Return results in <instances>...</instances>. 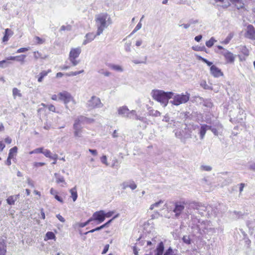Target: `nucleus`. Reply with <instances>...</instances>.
Here are the masks:
<instances>
[{"mask_svg":"<svg viewBox=\"0 0 255 255\" xmlns=\"http://www.w3.org/2000/svg\"><path fill=\"white\" fill-rule=\"evenodd\" d=\"M183 242L187 245L191 244V239L189 236H184L182 238Z\"/></svg>","mask_w":255,"mask_h":255,"instance_id":"nucleus-41","label":"nucleus"},{"mask_svg":"<svg viewBox=\"0 0 255 255\" xmlns=\"http://www.w3.org/2000/svg\"><path fill=\"white\" fill-rule=\"evenodd\" d=\"M245 37L252 40H255V28L253 25L249 24L247 27Z\"/></svg>","mask_w":255,"mask_h":255,"instance_id":"nucleus-11","label":"nucleus"},{"mask_svg":"<svg viewBox=\"0 0 255 255\" xmlns=\"http://www.w3.org/2000/svg\"><path fill=\"white\" fill-rule=\"evenodd\" d=\"M54 198L55 199H56L57 201H58L60 203H63V200L62 198L61 197H60L59 196H58V194L54 196Z\"/></svg>","mask_w":255,"mask_h":255,"instance_id":"nucleus-62","label":"nucleus"},{"mask_svg":"<svg viewBox=\"0 0 255 255\" xmlns=\"http://www.w3.org/2000/svg\"><path fill=\"white\" fill-rule=\"evenodd\" d=\"M147 60V57L145 56L142 60H133L132 62L135 64H145Z\"/></svg>","mask_w":255,"mask_h":255,"instance_id":"nucleus-37","label":"nucleus"},{"mask_svg":"<svg viewBox=\"0 0 255 255\" xmlns=\"http://www.w3.org/2000/svg\"><path fill=\"white\" fill-rule=\"evenodd\" d=\"M47 108L50 111L56 112L55 108L54 105H53L52 104L48 105Z\"/></svg>","mask_w":255,"mask_h":255,"instance_id":"nucleus-55","label":"nucleus"},{"mask_svg":"<svg viewBox=\"0 0 255 255\" xmlns=\"http://www.w3.org/2000/svg\"><path fill=\"white\" fill-rule=\"evenodd\" d=\"M141 26H142V24L140 22H139L137 25L136 26H135V27L134 28V29H133V30L132 31V33H135L137 31H138V30H139L141 27Z\"/></svg>","mask_w":255,"mask_h":255,"instance_id":"nucleus-52","label":"nucleus"},{"mask_svg":"<svg viewBox=\"0 0 255 255\" xmlns=\"http://www.w3.org/2000/svg\"><path fill=\"white\" fill-rule=\"evenodd\" d=\"M121 186H122V188L123 190H125L128 187L130 188L131 190H134L137 187L136 184L132 180L123 182L121 184Z\"/></svg>","mask_w":255,"mask_h":255,"instance_id":"nucleus-13","label":"nucleus"},{"mask_svg":"<svg viewBox=\"0 0 255 255\" xmlns=\"http://www.w3.org/2000/svg\"><path fill=\"white\" fill-rule=\"evenodd\" d=\"M87 107L90 110L95 108H100L103 107V105L101 102L99 98L93 96L88 101L87 103Z\"/></svg>","mask_w":255,"mask_h":255,"instance_id":"nucleus-7","label":"nucleus"},{"mask_svg":"<svg viewBox=\"0 0 255 255\" xmlns=\"http://www.w3.org/2000/svg\"><path fill=\"white\" fill-rule=\"evenodd\" d=\"M129 109L127 106H122L118 109V112L119 115L123 117L127 118L128 116Z\"/></svg>","mask_w":255,"mask_h":255,"instance_id":"nucleus-17","label":"nucleus"},{"mask_svg":"<svg viewBox=\"0 0 255 255\" xmlns=\"http://www.w3.org/2000/svg\"><path fill=\"white\" fill-rule=\"evenodd\" d=\"M70 192L71 194V197L72 198L73 201L75 202L77 200L78 197L76 187H75L71 189Z\"/></svg>","mask_w":255,"mask_h":255,"instance_id":"nucleus-32","label":"nucleus"},{"mask_svg":"<svg viewBox=\"0 0 255 255\" xmlns=\"http://www.w3.org/2000/svg\"><path fill=\"white\" fill-rule=\"evenodd\" d=\"M42 153L46 157L50 158L51 157V153L50 150L48 149H45L43 150Z\"/></svg>","mask_w":255,"mask_h":255,"instance_id":"nucleus-48","label":"nucleus"},{"mask_svg":"<svg viewBox=\"0 0 255 255\" xmlns=\"http://www.w3.org/2000/svg\"><path fill=\"white\" fill-rule=\"evenodd\" d=\"M51 70L49 69L47 71H43L41 72H40L39 75V76L37 80L38 82H41L43 81L44 77L46 76L47 75L48 73L51 72Z\"/></svg>","mask_w":255,"mask_h":255,"instance_id":"nucleus-29","label":"nucleus"},{"mask_svg":"<svg viewBox=\"0 0 255 255\" xmlns=\"http://www.w3.org/2000/svg\"><path fill=\"white\" fill-rule=\"evenodd\" d=\"M93 121V119H88L83 116H80L75 120L74 123L81 125V124H84L85 123H90Z\"/></svg>","mask_w":255,"mask_h":255,"instance_id":"nucleus-14","label":"nucleus"},{"mask_svg":"<svg viewBox=\"0 0 255 255\" xmlns=\"http://www.w3.org/2000/svg\"><path fill=\"white\" fill-rule=\"evenodd\" d=\"M95 21L97 26V35H101L104 30L112 22L110 15L107 13H101L96 15Z\"/></svg>","mask_w":255,"mask_h":255,"instance_id":"nucleus-1","label":"nucleus"},{"mask_svg":"<svg viewBox=\"0 0 255 255\" xmlns=\"http://www.w3.org/2000/svg\"><path fill=\"white\" fill-rule=\"evenodd\" d=\"M43 150V148L40 147V148H37L35 149L34 152H35V153H42Z\"/></svg>","mask_w":255,"mask_h":255,"instance_id":"nucleus-60","label":"nucleus"},{"mask_svg":"<svg viewBox=\"0 0 255 255\" xmlns=\"http://www.w3.org/2000/svg\"><path fill=\"white\" fill-rule=\"evenodd\" d=\"M46 237L47 240H52L55 238V234L52 232H48L46 234Z\"/></svg>","mask_w":255,"mask_h":255,"instance_id":"nucleus-38","label":"nucleus"},{"mask_svg":"<svg viewBox=\"0 0 255 255\" xmlns=\"http://www.w3.org/2000/svg\"><path fill=\"white\" fill-rule=\"evenodd\" d=\"M232 37H233V36L231 35V34H230L225 39V40L224 41V43H225V44H228L230 42V41L231 40V39H232Z\"/></svg>","mask_w":255,"mask_h":255,"instance_id":"nucleus-54","label":"nucleus"},{"mask_svg":"<svg viewBox=\"0 0 255 255\" xmlns=\"http://www.w3.org/2000/svg\"><path fill=\"white\" fill-rule=\"evenodd\" d=\"M200 86L203 87L204 89L212 90V88L211 86L208 85L206 81H202L200 83Z\"/></svg>","mask_w":255,"mask_h":255,"instance_id":"nucleus-40","label":"nucleus"},{"mask_svg":"<svg viewBox=\"0 0 255 255\" xmlns=\"http://www.w3.org/2000/svg\"><path fill=\"white\" fill-rule=\"evenodd\" d=\"M104 215L105 211L104 210H100L94 213L90 218L92 219V221H97V224H99L104 221Z\"/></svg>","mask_w":255,"mask_h":255,"instance_id":"nucleus-10","label":"nucleus"},{"mask_svg":"<svg viewBox=\"0 0 255 255\" xmlns=\"http://www.w3.org/2000/svg\"><path fill=\"white\" fill-rule=\"evenodd\" d=\"M114 212L113 211H109L107 213L105 212V215H104L105 219L106 218V217H107V218L111 217L114 214Z\"/></svg>","mask_w":255,"mask_h":255,"instance_id":"nucleus-53","label":"nucleus"},{"mask_svg":"<svg viewBox=\"0 0 255 255\" xmlns=\"http://www.w3.org/2000/svg\"><path fill=\"white\" fill-rule=\"evenodd\" d=\"M201 170L209 171L212 170V167L208 165H202L201 166Z\"/></svg>","mask_w":255,"mask_h":255,"instance_id":"nucleus-50","label":"nucleus"},{"mask_svg":"<svg viewBox=\"0 0 255 255\" xmlns=\"http://www.w3.org/2000/svg\"><path fill=\"white\" fill-rule=\"evenodd\" d=\"M50 194L55 196L56 195L58 194V192L54 190L53 188H51L50 191Z\"/></svg>","mask_w":255,"mask_h":255,"instance_id":"nucleus-64","label":"nucleus"},{"mask_svg":"<svg viewBox=\"0 0 255 255\" xmlns=\"http://www.w3.org/2000/svg\"><path fill=\"white\" fill-rule=\"evenodd\" d=\"M204 106L208 108H211L213 106V103L210 100H207L204 101Z\"/></svg>","mask_w":255,"mask_h":255,"instance_id":"nucleus-46","label":"nucleus"},{"mask_svg":"<svg viewBox=\"0 0 255 255\" xmlns=\"http://www.w3.org/2000/svg\"><path fill=\"white\" fill-rule=\"evenodd\" d=\"M98 72L100 74H103L106 77H108L111 75V73L109 71H105L104 69H101L98 70Z\"/></svg>","mask_w":255,"mask_h":255,"instance_id":"nucleus-42","label":"nucleus"},{"mask_svg":"<svg viewBox=\"0 0 255 255\" xmlns=\"http://www.w3.org/2000/svg\"><path fill=\"white\" fill-rule=\"evenodd\" d=\"M162 121L163 122H165L166 123H168V125L166 126L167 128L168 127H171V124L173 122L174 124L175 123V122L173 120H170V118H169V117L168 116V115L167 114H166V115H165L163 117V119L162 120Z\"/></svg>","mask_w":255,"mask_h":255,"instance_id":"nucleus-31","label":"nucleus"},{"mask_svg":"<svg viewBox=\"0 0 255 255\" xmlns=\"http://www.w3.org/2000/svg\"><path fill=\"white\" fill-rule=\"evenodd\" d=\"M16 57H17V58H16V61L22 62V63H23L24 59L26 57V55L22 54L19 56H17Z\"/></svg>","mask_w":255,"mask_h":255,"instance_id":"nucleus-47","label":"nucleus"},{"mask_svg":"<svg viewBox=\"0 0 255 255\" xmlns=\"http://www.w3.org/2000/svg\"><path fill=\"white\" fill-rule=\"evenodd\" d=\"M230 1L236 5L238 9L242 8L244 6V3L242 0H230Z\"/></svg>","mask_w":255,"mask_h":255,"instance_id":"nucleus-27","label":"nucleus"},{"mask_svg":"<svg viewBox=\"0 0 255 255\" xmlns=\"http://www.w3.org/2000/svg\"><path fill=\"white\" fill-rule=\"evenodd\" d=\"M54 177L56 178V182L57 183H63L64 184H66V183L65 181L64 177L60 175L59 173H54Z\"/></svg>","mask_w":255,"mask_h":255,"instance_id":"nucleus-28","label":"nucleus"},{"mask_svg":"<svg viewBox=\"0 0 255 255\" xmlns=\"http://www.w3.org/2000/svg\"><path fill=\"white\" fill-rule=\"evenodd\" d=\"M209 126L205 124L201 126L199 131V134L201 139H203L204 138L207 130L209 129Z\"/></svg>","mask_w":255,"mask_h":255,"instance_id":"nucleus-23","label":"nucleus"},{"mask_svg":"<svg viewBox=\"0 0 255 255\" xmlns=\"http://www.w3.org/2000/svg\"><path fill=\"white\" fill-rule=\"evenodd\" d=\"M73 129H74V136L76 137H82V127L81 125L74 123Z\"/></svg>","mask_w":255,"mask_h":255,"instance_id":"nucleus-16","label":"nucleus"},{"mask_svg":"<svg viewBox=\"0 0 255 255\" xmlns=\"http://www.w3.org/2000/svg\"><path fill=\"white\" fill-rule=\"evenodd\" d=\"M12 96L14 99H15L17 97L21 98L22 97V94L20 91L17 88H13L12 89Z\"/></svg>","mask_w":255,"mask_h":255,"instance_id":"nucleus-30","label":"nucleus"},{"mask_svg":"<svg viewBox=\"0 0 255 255\" xmlns=\"http://www.w3.org/2000/svg\"><path fill=\"white\" fill-rule=\"evenodd\" d=\"M150 115L154 117H158L161 115V113L157 110H152L150 111Z\"/></svg>","mask_w":255,"mask_h":255,"instance_id":"nucleus-45","label":"nucleus"},{"mask_svg":"<svg viewBox=\"0 0 255 255\" xmlns=\"http://www.w3.org/2000/svg\"><path fill=\"white\" fill-rule=\"evenodd\" d=\"M71 29H72V26L70 25H67V26L62 25L60 27V31H65V30L70 31L71 30Z\"/></svg>","mask_w":255,"mask_h":255,"instance_id":"nucleus-44","label":"nucleus"},{"mask_svg":"<svg viewBox=\"0 0 255 255\" xmlns=\"http://www.w3.org/2000/svg\"><path fill=\"white\" fill-rule=\"evenodd\" d=\"M211 74L215 77H219L223 75L221 70L215 65H212L210 67Z\"/></svg>","mask_w":255,"mask_h":255,"instance_id":"nucleus-15","label":"nucleus"},{"mask_svg":"<svg viewBox=\"0 0 255 255\" xmlns=\"http://www.w3.org/2000/svg\"><path fill=\"white\" fill-rule=\"evenodd\" d=\"M222 128V126L221 124H218L217 128H214L211 126L209 127V129L211 130L215 135H218L219 133V130Z\"/></svg>","mask_w":255,"mask_h":255,"instance_id":"nucleus-26","label":"nucleus"},{"mask_svg":"<svg viewBox=\"0 0 255 255\" xmlns=\"http://www.w3.org/2000/svg\"><path fill=\"white\" fill-rule=\"evenodd\" d=\"M28 50V48H20L17 50V53L25 52Z\"/></svg>","mask_w":255,"mask_h":255,"instance_id":"nucleus-56","label":"nucleus"},{"mask_svg":"<svg viewBox=\"0 0 255 255\" xmlns=\"http://www.w3.org/2000/svg\"><path fill=\"white\" fill-rule=\"evenodd\" d=\"M91 222H92V219L90 218L86 222L84 223H77L76 225L80 228H83L88 225Z\"/></svg>","mask_w":255,"mask_h":255,"instance_id":"nucleus-35","label":"nucleus"},{"mask_svg":"<svg viewBox=\"0 0 255 255\" xmlns=\"http://www.w3.org/2000/svg\"><path fill=\"white\" fill-rule=\"evenodd\" d=\"M84 72V70H82L79 71H75V72H70L69 73L67 74V75L68 76H76L79 74L82 73Z\"/></svg>","mask_w":255,"mask_h":255,"instance_id":"nucleus-43","label":"nucleus"},{"mask_svg":"<svg viewBox=\"0 0 255 255\" xmlns=\"http://www.w3.org/2000/svg\"><path fill=\"white\" fill-rule=\"evenodd\" d=\"M186 208L187 209L186 214H191V210L193 209L197 210L198 213L202 215L203 214V211H205L207 207L203 205L201 203L192 202H187Z\"/></svg>","mask_w":255,"mask_h":255,"instance_id":"nucleus-4","label":"nucleus"},{"mask_svg":"<svg viewBox=\"0 0 255 255\" xmlns=\"http://www.w3.org/2000/svg\"><path fill=\"white\" fill-rule=\"evenodd\" d=\"M151 95L153 99L159 102L164 107L168 103V100L172 98L173 93L171 92H165L162 90H153Z\"/></svg>","mask_w":255,"mask_h":255,"instance_id":"nucleus-2","label":"nucleus"},{"mask_svg":"<svg viewBox=\"0 0 255 255\" xmlns=\"http://www.w3.org/2000/svg\"><path fill=\"white\" fill-rule=\"evenodd\" d=\"M216 40L213 38V37H211L210 40H209L208 41H206V45L208 47H211L214 44V42H216Z\"/></svg>","mask_w":255,"mask_h":255,"instance_id":"nucleus-36","label":"nucleus"},{"mask_svg":"<svg viewBox=\"0 0 255 255\" xmlns=\"http://www.w3.org/2000/svg\"><path fill=\"white\" fill-rule=\"evenodd\" d=\"M58 96H59V99L64 102L66 109L69 110L67 104L71 101H74L71 95L67 91H63L60 92Z\"/></svg>","mask_w":255,"mask_h":255,"instance_id":"nucleus-9","label":"nucleus"},{"mask_svg":"<svg viewBox=\"0 0 255 255\" xmlns=\"http://www.w3.org/2000/svg\"><path fill=\"white\" fill-rule=\"evenodd\" d=\"M133 116H135V120H139L143 122L145 120V119L143 117L138 116L136 114V112L135 110H131L130 111H129L128 116H127V118L133 119Z\"/></svg>","mask_w":255,"mask_h":255,"instance_id":"nucleus-19","label":"nucleus"},{"mask_svg":"<svg viewBox=\"0 0 255 255\" xmlns=\"http://www.w3.org/2000/svg\"><path fill=\"white\" fill-rule=\"evenodd\" d=\"M222 54L225 57L228 63H232L235 61V57L234 54L227 49H224L222 52Z\"/></svg>","mask_w":255,"mask_h":255,"instance_id":"nucleus-12","label":"nucleus"},{"mask_svg":"<svg viewBox=\"0 0 255 255\" xmlns=\"http://www.w3.org/2000/svg\"><path fill=\"white\" fill-rule=\"evenodd\" d=\"M187 202L184 201H178L176 202L174 204V208L173 212L175 213V217L178 218L181 214L184 208H186Z\"/></svg>","mask_w":255,"mask_h":255,"instance_id":"nucleus-8","label":"nucleus"},{"mask_svg":"<svg viewBox=\"0 0 255 255\" xmlns=\"http://www.w3.org/2000/svg\"><path fill=\"white\" fill-rule=\"evenodd\" d=\"M81 52L80 47L72 48L69 53V59L71 62L73 66H75L79 63V60L76 59L79 57Z\"/></svg>","mask_w":255,"mask_h":255,"instance_id":"nucleus-6","label":"nucleus"},{"mask_svg":"<svg viewBox=\"0 0 255 255\" xmlns=\"http://www.w3.org/2000/svg\"><path fill=\"white\" fill-rule=\"evenodd\" d=\"M173 254V251L171 247H169L164 253L163 255H172Z\"/></svg>","mask_w":255,"mask_h":255,"instance_id":"nucleus-51","label":"nucleus"},{"mask_svg":"<svg viewBox=\"0 0 255 255\" xmlns=\"http://www.w3.org/2000/svg\"><path fill=\"white\" fill-rule=\"evenodd\" d=\"M190 98V94L186 93V94H177L173 98V100L170 101V103L175 106H178L180 104L187 102Z\"/></svg>","mask_w":255,"mask_h":255,"instance_id":"nucleus-5","label":"nucleus"},{"mask_svg":"<svg viewBox=\"0 0 255 255\" xmlns=\"http://www.w3.org/2000/svg\"><path fill=\"white\" fill-rule=\"evenodd\" d=\"M109 245L107 244L106 245L105 247H104V250L103 251H102V254H105L107 253V252L109 250Z\"/></svg>","mask_w":255,"mask_h":255,"instance_id":"nucleus-57","label":"nucleus"},{"mask_svg":"<svg viewBox=\"0 0 255 255\" xmlns=\"http://www.w3.org/2000/svg\"><path fill=\"white\" fill-rule=\"evenodd\" d=\"M13 34V32L11 30L8 28L5 29L4 35L2 38V41L3 42L7 41L9 39V37H11Z\"/></svg>","mask_w":255,"mask_h":255,"instance_id":"nucleus-21","label":"nucleus"},{"mask_svg":"<svg viewBox=\"0 0 255 255\" xmlns=\"http://www.w3.org/2000/svg\"><path fill=\"white\" fill-rule=\"evenodd\" d=\"M37 44H41L44 43V40L38 36H35L34 38Z\"/></svg>","mask_w":255,"mask_h":255,"instance_id":"nucleus-49","label":"nucleus"},{"mask_svg":"<svg viewBox=\"0 0 255 255\" xmlns=\"http://www.w3.org/2000/svg\"><path fill=\"white\" fill-rule=\"evenodd\" d=\"M19 195H16L15 196H10L6 199V202L8 205H13L14 204L15 201L18 198Z\"/></svg>","mask_w":255,"mask_h":255,"instance_id":"nucleus-25","label":"nucleus"},{"mask_svg":"<svg viewBox=\"0 0 255 255\" xmlns=\"http://www.w3.org/2000/svg\"><path fill=\"white\" fill-rule=\"evenodd\" d=\"M176 137L180 139L184 143H186V140L192 137V131L187 128V125H182L181 128L176 129L174 130Z\"/></svg>","mask_w":255,"mask_h":255,"instance_id":"nucleus-3","label":"nucleus"},{"mask_svg":"<svg viewBox=\"0 0 255 255\" xmlns=\"http://www.w3.org/2000/svg\"><path fill=\"white\" fill-rule=\"evenodd\" d=\"M164 250V244L162 242H160L155 250V253L154 255H163Z\"/></svg>","mask_w":255,"mask_h":255,"instance_id":"nucleus-20","label":"nucleus"},{"mask_svg":"<svg viewBox=\"0 0 255 255\" xmlns=\"http://www.w3.org/2000/svg\"><path fill=\"white\" fill-rule=\"evenodd\" d=\"M131 42H127L125 44V50L127 52H130L131 51Z\"/></svg>","mask_w":255,"mask_h":255,"instance_id":"nucleus-39","label":"nucleus"},{"mask_svg":"<svg viewBox=\"0 0 255 255\" xmlns=\"http://www.w3.org/2000/svg\"><path fill=\"white\" fill-rule=\"evenodd\" d=\"M96 36H98L97 34L95 35L93 33H88L85 35V39L83 42V45H86L87 43L93 41Z\"/></svg>","mask_w":255,"mask_h":255,"instance_id":"nucleus-18","label":"nucleus"},{"mask_svg":"<svg viewBox=\"0 0 255 255\" xmlns=\"http://www.w3.org/2000/svg\"><path fill=\"white\" fill-rule=\"evenodd\" d=\"M109 67L113 70L119 71V72H123V68L119 65H115V64H110L109 65Z\"/></svg>","mask_w":255,"mask_h":255,"instance_id":"nucleus-34","label":"nucleus"},{"mask_svg":"<svg viewBox=\"0 0 255 255\" xmlns=\"http://www.w3.org/2000/svg\"><path fill=\"white\" fill-rule=\"evenodd\" d=\"M17 152V147L16 146L13 147L9 150L8 156H9V157H12V158H13L14 156L16 155Z\"/></svg>","mask_w":255,"mask_h":255,"instance_id":"nucleus-33","label":"nucleus"},{"mask_svg":"<svg viewBox=\"0 0 255 255\" xmlns=\"http://www.w3.org/2000/svg\"><path fill=\"white\" fill-rule=\"evenodd\" d=\"M56 217L61 222L64 223L65 222V219L60 214H58L56 215Z\"/></svg>","mask_w":255,"mask_h":255,"instance_id":"nucleus-58","label":"nucleus"},{"mask_svg":"<svg viewBox=\"0 0 255 255\" xmlns=\"http://www.w3.org/2000/svg\"><path fill=\"white\" fill-rule=\"evenodd\" d=\"M27 182L29 186H30L32 187H34V185L33 182L29 178H27Z\"/></svg>","mask_w":255,"mask_h":255,"instance_id":"nucleus-61","label":"nucleus"},{"mask_svg":"<svg viewBox=\"0 0 255 255\" xmlns=\"http://www.w3.org/2000/svg\"><path fill=\"white\" fill-rule=\"evenodd\" d=\"M101 162L104 163V164H105L106 165H108V163H107V157L106 155H103L101 158Z\"/></svg>","mask_w":255,"mask_h":255,"instance_id":"nucleus-59","label":"nucleus"},{"mask_svg":"<svg viewBox=\"0 0 255 255\" xmlns=\"http://www.w3.org/2000/svg\"><path fill=\"white\" fill-rule=\"evenodd\" d=\"M34 58L36 59H38L39 58H41V54L40 53H39L38 52H34Z\"/></svg>","mask_w":255,"mask_h":255,"instance_id":"nucleus-63","label":"nucleus"},{"mask_svg":"<svg viewBox=\"0 0 255 255\" xmlns=\"http://www.w3.org/2000/svg\"><path fill=\"white\" fill-rule=\"evenodd\" d=\"M6 252V245L4 240H0V255H5Z\"/></svg>","mask_w":255,"mask_h":255,"instance_id":"nucleus-22","label":"nucleus"},{"mask_svg":"<svg viewBox=\"0 0 255 255\" xmlns=\"http://www.w3.org/2000/svg\"><path fill=\"white\" fill-rule=\"evenodd\" d=\"M119 216V214H117L116 215H115L114 217H113L111 219H110V220H109L107 222H106V223H105L104 224L101 225V226L100 227H97V230H98V231H100L105 228H106V227H108L109 225L112 223V222L116 218H117Z\"/></svg>","mask_w":255,"mask_h":255,"instance_id":"nucleus-24","label":"nucleus"}]
</instances>
